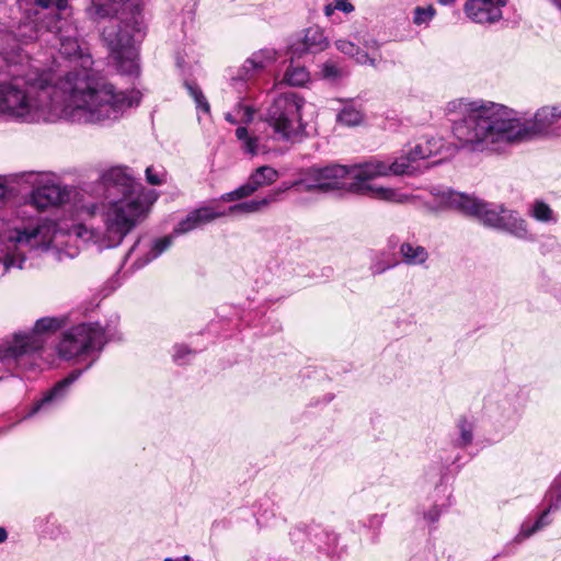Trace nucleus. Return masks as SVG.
Returning a JSON list of instances; mask_svg holds the SVG:
<instances>
[{
    "label": "nucleus",
    "instance_id": "37",
    "mask_svg": "<svg viewBox=\"0 0 561 561\" xmlns=\"http://www.w3.org/2000/svg\"><path fill=\"white\" fill-rule=\"evenodd\" d=\"M192 351L186 345H175L173 358L176 363L183 364L186 355H191Z\"/></svg>",
    "mask_w": 561,
    "mask_h": 561
},
{
    "label": "nucleus",
    "instance_id": "7",
    "mask_svg": "<svg viewBox=\"0 0 561 561\" xmlns=\"http://www.w3.org/2000/svg\"><path fill=\"white\" fill-rule=\"evenodd\" d=\"M430 193L437 201V206L430 207L433 211L451 208L465 216L478 218L486 227L505 231L518 239H533L526 221L517 211L506 209L503 205L485 203L474 196L439 186L432 187Z\"/></svg>",
    "mask_w": 561,
    "mask_h": 561
},
{
    "label": "nucleus",
    "instance_id": "35",
    "mask_svg": "<svg viewBox=\"0 0 561 561\" xmlns=\"http://www.w3.org/2000/svg\"><path fill=\"white\" fill-rule=\"evenodd\" d=\"M146 180L151 185H161L167 180V172L150 165L146 169Z\"/></svg>",
    "mask_w": 561,
    "mask_h": 561
},
{
    "label": "nucleus",
    "instance_id": "17",
    "mask_svg": "<svg viewBox=\"0 0 561 561\" xmlns=\"http://www.w3.org/2000/svg\"><path fill=\"white\" fill-rule=\"evenodd\" d=\"M320 536L331 537L333 541L336 540V534L333 531H328L322 528L320 525H297L289 533L290 541L297 548H305L307 542H311L318 548H323L322 540Z\"/></svg>",
    "mask_w": 561,
    "mask_h": 561
},
{
    "label": "nucleus",
    "instance_id": "42",
    "mask_svg": "<svg viewBox=\"0 0 561 561\" xmlns=\"http://www.w3.org/2000/svg\"><path fill=\"white\" fill-rule=\"evenodd\" d=\"M383 522L382 515H371L368 519V526L379 528Z\"/></svg>",
    "mask_w": 561,
    "mask_h": 561
},
{
    "label": "nucleus",
    "instance_id": "13",
    "mask_svg": "<svg viewBox=\"0 0 561 561\" xmlns=\"http://www.w3.org/2000/svg\"><path fill=\"white\" fill-rule=\"evenodd\" d=\"M275 59V50L266 48L253 53L251 57L244 61L242 67L238 69L237 75L232 76L230 79V84L240 95V99H242V95L247 93L249 83L255 79L259 72Z\"/></svg>",
    "mask_w": 561,
    "mask_h": 561
},
{
    "label": "nucleus",
    "instance_id": "25",
    "mask_svg": "<svg viewBox=\"0 0 561 561\" xmlns=\"http://www.w3.org/2000/svg\"><path fill=\"white\" fill-rule=\"evenodd\" d=\"M335 47L341 53L354 57L358 64L365 65L369 64L371 66H376V58H373L368 55V53L362 50L358 46H356L353 42L346 39H337L335 42Z\"/></svg>",
    "mask_w": 561,
    "mask_h": 561
},
{
    "label": "nucleus",
    "instance_id": "22",
    "mask_svg": "<svg viewBox=\"0 0 561 561\" xmlns=\"http://www.w3.org/2000/svg\"><path fill=\"white\" fill-rule=\"evenodd\" d=\"M279 201V192H270L263 198H254L238 203L229 207L227 214L243 213L254 214L265 210L272 203Z\"/></svg>",
    "mask_w": 561,
    "mask_h": 561
},
{
    "label": "nucleus",
    "instance_id": "29",
    "mask_svg": "<svg viewBox=\"0 0 561 561\" xmlns=\"http://www.w3.org/2000/svg\"><path fill=\"white\" fill-rule=\"evenodd\" d=\"M407 151L410 154V159L419 164V161L425 160L436 153L437 148L432 141H426L425 144H417Z\"/></svg>",
    "mask_w": 561,
    "mask_h": 561
},
{
    "label": "nucleus",
    "instance_id": "44",
    "mask_svg": "<svg viewBox=\"0 0 561 561\" xmlns=\"http://www.w3.org/2000/svg\"><path fill=\"white\" fill-rule=\"evenodd\" d=\"M8 539V531L4 527H0V543H3Z\"/></svg>",
    "mask_w": 561,
    "mask_h": 561
},
{
    "label": "nucleus",
    "instance_id": "34",
    "mask_svg": "<svg viewBox=\"0 0 561 561\" xmlns=\"http://www.w3.org/2000/svg\"><path fill=\"white\" fill-rule=\"evenodd\" d=\"M321 75L324 79L336 82L344 76V71L334 62L327 61L321 67Z\"/></svg>",
    "mask_w": 561,
    "mask_h": 561
},
{
    "label": "nucleus",
    "instance_id": "21",
    "mask_svg": "<svg viewBox=\"0 0 561 561\" xmlns=\"http://www.w3.org/2000/svg\"><path fill=\"white\" fill-rule=\"evenodd\" d=\"M401 262L409 266H423L430 257L427 249L414 241H404L399 247Z\"/></svg>",
    "mask_w": 561,
    "mask_h": 561
},
{
    "label": "nucleus",
    "instance_id": "27",
    "mask_svg": "<svg viewBox=\"0 0 561 561\" xmlns=\"http://www.w3.org/2000/svg\"><path fill=\"white\" fill-rule=\"evenodd\" d=\"M529 215L540 222L546 224H556L558 221V217L551 207L545 203L543 201L536 199L530 207Z\"/></svg>",
    "mask_w": 561,
    "mask_h": 561
},
{
    "label": "nucleus",
    "instance_id": "43",
    "mask_svg": "<svg viewBox=\"0 0 561 561\" xmlns=\"http://www.w3.org/2000/svg\"><path fill=\"white\" fill-rule=\"evenodd\" d=\"M334 10H336L335 4L334 5L328 4L324 7V13L327 16H331L333 14Z\"/></svg>",
    "mask_w": 561,
    "mask_h": 561
},
{
    "label": "nucleus",
    "instance_id": "24",
    "mask_svg": "<svg viewBox=\"0 0 561 561\" xmlns=\"http://www.w3.org/2000/svg\"><path fill=\"white\" fill-rule=\"evenodd\" d=\"M548 516L549 510H545L534 523L530 520H525L520 526L519 533L515 536L514 542L520 543L525 539L542 529L545 526L549 525L550 520L548 519Z\"/></svg>",
    "mask_w": 561,
    "mask_h": 561
},
{
    "label": "nucleus",
    "instance_id": "41",
    "mask_svg": "<svg viewBox=\"0 0 561 561\" xmlns=\"http://www.w3.org/2000/svg\"><path fill=\"white\" fill-rule=\"evenodd\" d=\"M336 10L343 11L345 13H350L354 10V5L350 2V0H334Z\"/></svg>",
    "mask_w": 561,
    "mask_h": 561
},
{
    "label": "nucleus",
    "instance_id": "19",
    "mask_svg": "<svg viewBox=\"0 0 561 561\" xmlns=\"http://www.w3.org/2000/svg\"><path fill=\"white\" fill-rule=\"evenodd\" d=\"M329 38L325 36L323 28L318 25H312L305 31L301 41L302 48L296 47L295 53H311L318 54L329 47Z\"/></svg>",
    "mask_w": 561,
    "mask_h": 561
},
{
    "label": "nucleus",
    "instance_id": "16",
    "mask_svg": "<svg viewBox=\"0 0 561 561\" xmlns=\"http://www.w3.org/2000/svg\"><path fill=\"white\" fill-rule=\"evenodd\" d=\"M506 4L507 0H468L465 12L474 23L493 24L502 19V8Z\"/></svg>",
    "mask_w": 561,
    "mask_h": 561
},
{
    "label": "nucleus",
    "instance_id": "26",
    "mask_svg": "<svg viewBox=\"0 0 561 561\" xmlns=\"http://www.w3.org/2000/svg\"><path fill=\"white\" fill-rule=\"evenodd\" d=\"M310 80V73L304 66L294 65L287 67L283 81L288 85L302 87Z\"/></svg>",
    "mask_w": 561,
    "mask_h": 561
},
{
    "label": "nucleus",
    "instance_id": "38",
    "mask_svg": "<svg viewBox=\"0 0 561 561\" xmlns=\"http://www.w3.org/2000/svg\"><path fill=\"white\" fill-rule=\"evenodd\" d=\"M440 514L442 510L437 505H434L426 513H424V519L428 524H435L438 522Z\"/></svg>",
    "mask_w": 561,
    "mask_h": 561
},
{
    "label": "nucleus",
    "instance_id": "32",
    "mask_svg": "<svg viewBox=\"0 0 561 561\" xmlns=\"http://www.w3.org/2000/svg\"><path fill=\"white\" fill-rule=\"evenodd\" d=\"M459 438L457 445L466 447L472 443L473 439V424L466 419H460L458 422Z\"/></svg>",
    "mask_w": 561,
    "mask_h": 561
},
{
    "label": "nucleus",
    "instance_id": "46",
    "mask_svg": "<svg viewBox=\"0 0 561 561\" xmlns=\"http://www.w3.org/2000/svg\"><path fill=\"white\" fill-rule=\"evenodd\" d=\"M5 195V186L0 183V199L3 198Z\"/></svg>",
    "mask_w": 561,
    "mask_h": 561
},
{
    "label": "nucleus",
    "instance_id": "2",
    "mask_svg": "<svg viewBox=\"0 0 561 561\" xmlns=\"http://www.w3.org/2000/svg\"><path fill=\"white\" fill-rule=\"evenodd\" d=\"M23 21L0 30V114L24 122L111 125L140 103L92 71L67 0H18Z\"/></svg>",
    "mask_w": 561,
    "mask_h": 561
},
{
    "label": "nucleus",
    "instance_id": "40",
    "mask_svg": "<svg viewBox=\"0 0 561 561\" xmlns=\"http://www.w3.org/2000/svg\"><path fill=\"white\" fill-rule=\"evenodd\" d=\"M322 540L323 548H319L320 550H324L330 552L337 546L339 536L336 535V540L333 541L331 537L320 536Z\"/></svg>",
    "mask_w": 561,
    "mask_h": 561
},
{
    "label": "nucleus",
    "instance_id": "36",
    "mask_svg": "<svg viewBox=\"0 0 561 561\" xmlns=\"http://www.w3.org/2000/svg\"><path fill=\"white\" fill-rule=\"evenodd\" d=\"M435 14V9L430 5L427 8L416 7L414 10L413 22L417 25L430 22Z\"/></svg>",
    "mask_w": 561,
    "mask_h": 561
},
{
    "label": "nucleus",
    "instance_id": "31",
    "mask_svg": "<svg viewBox=\"0 0 561 561\" xmlns=\"http://www.w3.org/2000/svg\"><path fill=\"white\" fill-rule=\"evenodd\" d=\"M184 85L187 89L190 95L194 99L196 108L208 114L210 112V106L199 87L195 82L190 81H185Z\"/></svg>",
    "mask_w": 561,
    "mask_h": 561
},
{
    "label": "nucleus",
    "instance_id": "48",
    "mask_svg": "<svg viewBox=\"0 0 561 561\" xmlns=\"http://www.w3.org/2000/svg\"><path fill=\"white\" fill-rule=\"evenodd\" d=\"M439 3L444 4V5H447V4H450L453 3L455 0H438Z\"/></svg>",
    "mask_w": 561,
    "mask_h": 561
},
{
    "label": "nucleus",
    "instance_id": "5",
    "mask_svg": "<svg viewBox=\"0 0 561 561\" xmlns=\"http://www.w3.org/2000/svg\"><path fill=\"white\" fill-rule=\"evenodd\" d=\"M90 14L110 18L103 26L102 37L106 43L116 69L123 75L139 71L137 43L142 37L141 5L138 0H91Z\"/></svg>",
    "mask_w": 561,
    "mask_h": 561
},
{
    "label": "nucleus",
    "instance_id": "6",
    "mask_svg": "<svg viewBox=\"0 0 561 561\" xmlns=\"http://www.w3.org/2000/svg\"><path fill=\"white\" fill-rule=\"evenodd\" d=\"M118 339L115 327L99 322L79 323L64 332L58 344V354L65 359L91 358L85 370L99 358L103 347L110 341ZM84 369H76L66 378L58 381L44 397L35 403L28 415H33L43 409H47L59 402L66 396L68 388L83 374Z\"/></svg>",
    "mask_w": 561,
    "mask_h": 561
},
{
    "label": "nucleus",
    "instance_id": "30",
    "mask_svg": "<svg viewBox=\"0 0 561 561\" xmlns=\"http://www.w3.org/2000/svg\"><path fill=\"white\" fill-rule=\"evenodd\" d=\"M336 118L343 125L355 126L362 122L363 114L353 105H346L339 112Z\"/></svg>",
    "mask_w": 561,
    "mask_h": 561
},
{
    "label": "nucleus",
    "instance_id": "8",
    "mask_svg": "<svg viewBox=\"0 0 561 561\" xmlns=\"http://www.w3.org/2000/svg\"><path fill=\"white\" fill-rule=\"evenodd\" d=\"M364 163L359 165L329 164L322 168L312 167L306 170L297 184H305V191L329 192L345 190L359 195H368L377 199L403 203L408 196L398 191L368 183L364 174Z\"/></svg>",
    "mask_w": 561,
    "mask_h": 561
},
{
    "label": "nucleus",
    "instance_id": "10",
    "mask_svg": "<svg viewBox=\"0 0 561 561\" xmlns=\"http://www.w3.org/2000/svg\"><path fill=\"white\" fill-rule=\"evenodd\" d=\"M62 320L55 317L38 319L32 333L15 334L13 341L0 350V362L9 368L32 370L37 353L44 346L42 334L61 328Z\"/></svg>",
    "mask_w": 561,
    "mask_h": 561
},
{
    "label": "nucleus",
    "instance_id": "1",
    "mask_svg": "<svg viewBox=\"0 0 561 561\" xmlns=\"http://www.w3.org/2000/svg\"><path fill=\"white\" fill-rule=\"evenodd\" d=\"M23 21L0 30V114L24 122L111 125L140 103L92 71L67 0H18Z\"/></svg>",
    "mask_w": 561,
    "mask_h": 561
},
{
    "label": "nucleus",
    "instance_id": "33",
    "mask_svg": "<svg viewBox=\"0 0 561 561\" xmlns=\"http://www.w3.org/2000/svg\"><path fill=\"white\" fill-rule=\"evenodd\" d=\"M549 513L561 507V474L554 480L549 491Z\"/></svg>",
    "mask_w": 561,
    "mask_h": 561
},
{
    "label": "nucleus",
    "instance_id": "28",
    "mask_svg": "<svg viewBox=\"0 0 561 561\" xmlns=\"http://www.w3.org/2000/svg\"><path fill=\"white\" fill-rule=\"evenodd\" d=\"M236 113H226L225 119L232 124H249L253 121L254 117V110L250 105H244L241 102L238 103V105L234 108Z\"/></svg>",
    "mask_w": 561,
    "mask_h": 561
},
{
    "label": "nucleus",
    "instance_id": "12",
    "mask_svg": "<svg viewBox=\"0 0 561 561\" xmlns=\"http://www.w3.org/2000/svg\"><path fill=\"white\" fill-rule=\"evenodd\" d=\"M224 216H226V211L216 210L210 206H203L190 211L186 217L174 227L172 236H165L154 240L149 251L136 260L135 265L141 268L159 257L172 244L173 236L191 232Z\"/></svg>",
    "mask_w": 561,
    "mask_h": 561
},
{
    "label": "nucleus",
    "instance_id": "23",
    "mask_svg": "<svg viewBox=\"0 0 561 561\" xmlns=\"http://www.w3.org/2000/svg\"><path fill=\"white\" fill-rule=\"evenodd\" d=\"M399 264L400 261L391 251H375L370 255L369 271L371 275L376 276L398 266Z\"/></svg>",
    "mask_w": 561,
    "mask_h": 561
},
{
    "label": "nucleus",
    "instance_id": "15",
    "mask_svg": "<svg viewBox=\"0 0 561 561\" xmlns=\"http://www.w3.org/2000/svg\"><path fill=\"white\" fill-rule=\"evenodd\" d=\"M419 164L410 159L407 150L393 160L370 159L364 163V174L368 176V182L375 178L387 175L413 174L419 170Z\"/></svg>",
    "mask_w": 561,
    "mask_h": 561
},
{
    "label": "nucleus",
    "instance_id": "4",
    "mask_svg": "<svg viewBox=\"0 0 561 561\" xmlns=\"http://www.w3.org/2000/svg\"><path fill=\"white\" fill-rule=\"evenodd\" d=\"M107 191V203L103 207L104 230L73 225L69 234L84 242H92L99 249L119 245L125 237L148 216L158 198L153 190L145 188L125 168L115 167L102 175Z\"/></svg>",
    "mask_w": 561,
    "mask_h": 561
},
{
    "label": "nucleus",
    "instance_id": "39",
    "mask_svg": "<svg viewBox=\"0 0 561 561\" xmlns=\"http://www.w3.org/2000/svg\"><path fill=\"white\" fill-rule=\"evenodd\" d=\"M299 182V180L297 181H294L291 183H283L282 186L277 190H274L273 192H279V195L288 190H296L297 192L301 193V192H306L305 191V184H297Z\"/></svg>",
    "mask_w": 561,
    "mask_h": 561
},
{
    "label": "nucleus",
    "instance_id": "14",
    "mask_svg": "<svg viewBox=\"0 0 561 561\" xmlns=\"http://www.w3.org/2000/svg\"><path fill=\"white\" fill-rule=\"evenodd\" d=\"M279 178L278 171L271 165H261L253 170L244 184L236 190L225 193L220 199L222 202H233L252 196L259 190L270 186Z\"/></svg>",
    "mask_w": 561,
    "mask_h": 561
},
{
    "label": "nucleus",
    "instance_id": "20",
    "mask_svg": "<svg viewBox=\"0 0 561 561\" xmlns=\"http://www.w3.org/2000/svg\"><path fill=\"white\" fill-rule=\"evenodd\" d=\"M236 137L240 142V149L247 156L255 157L270 152V148L261 142L259 136L250 134L247 126H239L236 129Z\"/></svg>",
    "mask_w": 561,
    "mask_h": 561
},
{
    "label": "nucleus",
    "instance_id": "47",
    "mask_svg": "<svg viewBox=\"0 0 561 561\" xmlns=\"http://www.w3.org/2000/svg\"><path fill=\"white\" fill-rule=\"evenodd\" d=\"M551 1L561 11V0H551Z\"/></svg>",
    "mask_w": 561,
    "mask_h": 561
},
{
    "label": "nucleus",
    "instance_id": "11",
    "mask_svg": "<svg viewBox=\"0 0 561 561\" xmlns=\"http://www.w3.org/2000/svg\"><path fill=\"white\" fill-rule=\"evenodd\" d=\"M305 99L296 92L279 93L267 106L264 121L276 140L296 141L305 133L301 110Z\"/></svg>",
    "mask_w": 561,
    "mask_h": 561
},
{
    "label": "nucleus",
    "instance_id": "9",
    "mask_svg": "<svg viewBox=\"0 0 561 561\" xmlns=\"http://www.w3.org/2000/svg\"><path fill=\"white\" fill-rule=\"evenodd\" d=\"M56 234L57 227L53 221H39L22 230L16 229L13 234L8 237L7 252L0 256L2 274L12 268H24L26 250H48Z\"/></svg>",
    "mask_w": 561,
    "mask_h": 561
},
{
    "label": "nucleus",
    "instance_id": "18",
    "mask_svg": "<svg viewBox=\"0 0 561 561\" xmlns=\"http://www.w3.org/2000/svg\"><path fill=\"white\" fill-rule=\"evenodd\" d=\"M68 199V192L56 184H45L35 188L31 195V204L39 210L49 206L62 205Z\"/></svg>",
    "mask_w": 561,
    "mask_h": 561
},
{
    "label": "nucleus",
    "instance_id": "45",
    "mask_svg": "<svg viewBox=\"0 0 561 561\" xmlns=\"http://www.w3.org/2000/svg\"><path fill=\"white\" fill-rule=\"evenodd\" d=\"M366 47L367 48H375V49H377L378 48V43L375 39H373L369 43H366Z\"/></svg>",
    "mask_w": 561,
    "mask_h": 561
},
{
    "label": "nucleus",
    "instance_id": "49",
    "mask_svg": "<svg viewBox=\"0 0 561 561\" xmlns=\"http://www.w3.org/2000/svg\"><path fill=\"white\" fill-rule=\"evenodd\" d=\"M164 561H180V560H174L172 558H167Z\"/></svg>",
    "mask_w": 561,
    "mask_h": 561
},
{
    "label": "nucleus",
    "instance_id": "3",
    "mask_svg": "<svg viewBox=\"0 0 561 561\" xmlns=\"http://www.w3.org/2000/svg\"><path fill=\"white\" fill-rule=\"evenodd\" d=\"M447 114L462 117L453 119V133L463 148L471 151L503 152L513 145L553 133L561 122V104L540 107L533 122H520L507 107L490 103L455 100L447 104Z\"/></svg>",
    "mask_w": 561,
    "mask_h": 561
}]
</instances>
